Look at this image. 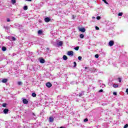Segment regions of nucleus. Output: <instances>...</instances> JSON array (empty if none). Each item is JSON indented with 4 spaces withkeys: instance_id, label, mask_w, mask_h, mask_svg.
<instances>
[{
    "instance_id": "72a5a7b5",
    "label": "nucleus",
    "mask_w": 128,
    "mask_h": 128,
    "mask_svg": "<svg viewBox=\"0 0 128 128\" xmlns=\"http://www.w3.org/2000/svg\"><path fill=\"white\" fill-rule=\"evenodd\" d=\"M96 58H98V54H96L95 55Z\"/></svg>"
},
{
    "instance_id": "4be33fe9",
    "label": "nucleus",
    "mask_w": 128,
    "mask_h": 128,
    "mask_svg": "<svg viewBox=\"0 0 128 128\" xmlns=\"http://www.w3.org/2000/svg\"><path fill=\"white\" fill-rule=\"evenodd\" d=\"M12 4H16V0H12Z\"/></svg>"
},
{
    "instance_id": "39448f33",
    "label": "nucleus",
    "mask_w": 128,
    "mask_h": 128,
    "mask_svg": "<svg viewBox=\"0 0 128 128\" xmlns=\"http://www.w3.org/2000/svg\"><path fill=\"white\" fill-rule=\"evenodd\" d=\"M64 42H62V41H60L57 44V46H62Z\"/></svg>"
},
{
    "instance_id": "c03bdc74",
    "label": "nucleus",
    "mask_w": 128,
    "mask_h": 128,
    "mask_svg": "<svg viewBox=\"0 0 128 128\" xmlns=\"http://www.w3.org/2000/svg\"><path fill=\"white\" fill-rule=\"evenodd\" d=\"M33 114H34V113H33Z\"/></svg>"
},
{
    "instance_id": "c9c22d12",
    "label": "nucleus",
    "mask_w": 128,
    "mask_h": 128,
    "mask_svg": "<svg viewBox=\"0 0 128 128\" xmlns=\"http://www.w3.org/2000/svg\"><path fill=\"white\" fill-rule=\"evenodd\" d=\"M113 94H114V96H117L118 94L116 93V92H114Z\"/></svg>"
},
{
    "instance_id": "cd10ccee",
    "label": "nucleus",
    "mask_w": 128,
    "mask_h": 128,
    "mask_svg": "<svg viewBox=\"0 0 128 128\" xmlns=\"http://www.w3.org/2000/svg\"><path fill=\"white\" fill-rule=\"evenodd\" d=\"M18 86H22V82H18Z\"/></svg>"
},
{
    "instance_id": "bb28decb",
    "label": "nucleus",
    "mask_w": 128,
    "mask_h": 128,
    "mask_svg": "<svg viewBox=\"0 0 128 128\" xmlns=\"http://www.w3.org/2000/svg\"><path fill=\"white\" fill-rule=\"evenodd\" d=\"M74 67L76 68V62H74Z\"/></svg>"
},
{
    "instance_id": "ddd939ff",
    "label": "nucleus",
    "mask_w": 128,
    "mask_h": 128,
    "mask_svg": "<svg viewBox=\"0 0 128 128\" xmlns=\"http://www.w3.org/2000/svg\"><path fill=\"white\" fill-rule=\"evenodd\" d=\"M63 60H68V56H66L64 55L63 56Z\"/></svg>"
},
{
    "instance_id": "7c9ffc66",
    "label": "nucleus",
    "mask_w": 128,
    "mask_h": 128,
    "mask_svg": "<svg viewBox=\"0 0 128 128\" xmlns=\"http://www.w3.org/2000/svg\"><path fill=\"white\" fill-rule=\"evenodd\" d=\"M100 88H106V85L105 84H102L100 86Z\"/></svg>"
},
{
    "instance_id": "58836bf2",
    "label": "nucleus",
    "mask_w": 128,
    "mask_h": 128,
    "mask_svg": "<svg viewBox=\"0 0 128 128\" xmlns=\"http://www.w3.org/2000/svg\"><path fill=\"white\" fill-rule=\"evenodd\" d=\"M7 22H10V20L9 18H7Z\"/></svg>"
},
{
    "instance_id": "6e6552de",
    "label": "nucleus",
    "mask_w": 128,
    "mask_h": 128,
    "mask_svg": "<svg viewBox=\"0 0 128 128\" xmlns=\"http://www.w3.org/2000/svg\"><path fill=\"white\" fill-rule=\"evenodd\" d=\"M52 86V85L50 82H48L46 84V86H47V88H51Z\"/></svg>"
},
{
    "instance_id": "f3484780",
    "label": "nucleus",
    "mask_w": 128,
    "mask_h": 128,
    "mask_svg": "<svg viewBox=\"0 0 128 128\" xmlns=\"http://www.w3.org/2000/svg\"><path fill=\"white\" fill-rule=\"evenodd\" d=\"M6 82H8V80L7 79H3L2 80V82L6 83Z\"/></svg>"
},
{
    "instance_id": "b1692460",
    "label": "nucleus",
    "mask_w": 128,
    "mask_h": 128,
    "mask_svg": "<svg viewBox=\"0 0 128 128\" xmlns=\"http://www.w3.org/2000/svg\"><path fill=\"white\" fill-rule=\"evenodd\" d=\"M78 48H80V47L79 46H76V47H75L74 48V49L75 50H78Z\"/></svg>"
},
{
    "instance_id": "a878e982",
    "label": "nucleus",
    "mask_w": 128,
    "mask_h": 128,
    "mask_svg": "<svg viewBox=\"0 0 128 128\" xmlns=\"http://www.w3.org/2000/svg\"><path fill=\"white\" fill-rule=\"evenodd\" d=\"M118 16H122V12H120L118 14Z\"/></svg>"
},
{
    "instance_id": "393cba45",
    "label": "nucleus",
    "mask_w": 128,
    "mask_h": 128,
    "mask_svg": "<svg viewBox=\"0 0 128 128\" xmlns=\"http://www.w3.org/2000/svg\"><path fill=\"white\" fill-rule=\"evenodd\" d=\"M2 106L4 107V108H6V103H4L2 105Z\"/></svg>"
},
{
    "instance_id": "dca6fc26",
    "label": "nucleus",
    "mask_w": 128,
    "mask_h": 128,
    "mask_svg": "<svg viewBox=\"0 0 128 128\" xmlns=\"http://www.w3.org/2000/svg\"><path fill=\"white\" fill-rule=\"evenodd\" d=\"M32 96H33V98H36V94L34 92L32 93Z\"/></svg>"
},
{
    "instance_id": "e433bc0d",
    "label": "nucleus",
    "mask_w": 128,
    "mask_h": 128,
    "mask_svg": "<svg viewBox=\"0 0 128 128\" xmlns=\"http://www.w3.org/2000/svg\"><path fill=\"white\" fill-rule=\"evenodd\" d=\"M118 80H119V82H122V78H118Z\"/></svg>"
},
{
    "instance_id": "0eeeda50",
    "label": "nucleus",
    "mask_w": 128,
    "mask_h": 128,
    "mask_svg": "<svg viewBox=\"0 0 128 128\" xmlns=\"http://www.w3.org/2000/svg\"><path fill=\"white\" fill-rule=\"evenodd\" d=\"M44 20L46 22H50V18L48 17H47L44 18Z\"/></svg>"
},
{
    "instance_id": "37998d69",
    "label": "nucleus",
    "mask_w": 128,
    "mask_h": 128,
    "mask_svg": "<svg viewBox=\"0 0 128 128\" xmlns=\"http://www.w3.org/2000/svg\"><path fill=\"white\" fill-rule=\"evenodd\" d=\"M86 68H88L87 67H85V69L86 70Z\"/></svg>"
},
{
    "instance_id": "f257e3e1",
    "label": "nucleus",
    "mask_w": 128,
    "mask_h": 128,
    "mask_svg": "<svg viewBox=\"0 0 128 128\" xmlns=\"http://www.w3.org/2000/svg\"><path fill=\"white\" fill-rule=\"evenodd\" d=\"M68 56H74V52L72 51H68L67 53Z\"/></svg>"
},
{
    "instance_id": "5701e85b",
    "label": "nucleus",
    "mask_w": 128,
    "mask_h": 128,
    "mask_svg": "<svg viewBox=\"0 0 128 128\" xmlns=\"http://www.w3.org/2000/svg\"><path fill=\"white\" fill-rule=\"evenodd\" d=\"M23 8L24 10H28V6H24Z\"/></svg>"
},
{
    "instance_id": "473e14b6",
    "label": "nucleus",
    "mask_w": 128,
    "mask_h": 128,
    "mask_svg": "<svg viewBox=\"0 0 128 128\" xmlns=\"http://www.w3.org/2000/svg\"><path fill=\"white\" fill-rule=\"evenodd\" d=\"M100 18H100V16H98L96 17V20H100Z\"/></svg>"
},
{
    "instance_id": "aec40b11",
    "label": "nucleus",
    "mask_w": 128,
    "mask_h": 128,
    "mask_svg": "<svg viewBox=\"0 0 128 128\" xmlns=\"http://www.w3.org/2000/svg\"><path fill=\"white\" fill-rule=\"evenodd\" d=\"M113 86L114 88H118V84H114Z\"/></svg>"
},
{
    "instance_id": "4c0bfd02",
    "label": "nucleus",
    "mask_w": 128,
    "mask_h": 128,
    "mask_svg": "<svg viewBox=\"0 0 128 128\" xmlns=\"http://www.w3.org/2000/svg\"><path fill=\"white\" fill-rule=\"evenodd\" d=\"M104 92V90L102 89L99 90V92Z\"/></svg>"
},
{
    "instance_id": "a19ab883",
    "label": "nucleus",
    "mask_w": 128,
    "mask_h": 128,
    "mask_svg": "<svg viewBox=\"0 0 128 128\" xmlns=\"http://www.w3.org/2000/svg\"><path fill=\"white\" fill-rule=\"evenodd\" d=\"M26 2H32V0H26Z\"/></svg>"
},
{
    "instance_id": "c756f323",
    "label": "nucleus",
    "mask_w": 128,
    "mask_h": 128,
    "mask_svg": "<svg viewBox=\"0 0 128 128\" xmlns=\"http://www.w3.org/2000/svg\"><path fill=\"white\" fill-rule=\"evenodd\" d=\"M82 56H79L78 57V60H82Z\"/></svg>"
},
{
    "instance_id": "9b49d317",
    "label": "nucleus",
    "mask_w": 128,
    "mask_h": 128,
    "mask_svg": "<svg viewBox=\"0 0 128 128\" xmlns=\"http://www.w3.org/2000/svg\"><path fill=\"white\" fill-rule=\"evenodd\" d=\"M32 52H30V51H28V52H27V54H28V56H32Z\"/></svg>"
},
{
    "instance_id": "79ce46f5",
    "label": "nucleus",
    "mask_w": 128,
    "mask_h": 128,
    "mask_svg": "<svg viewBox=\"0 0 128 128\" xmlns=\"http://www.w3.org/2000/svg\"><path fill=\"white\" fill-rule=\"evenodd\" d=\"M92 18H93V19H94V18H96V17L92 16Z\"/></svg>"
},
{
    "instance_id": "f704fd0d",
    "label": "nucleus",
    "mask_w": 128,
    "mask_h": 128,
    "mask_svg": "<svg viewBox=\"0 0 128 128\" xmlns=\"http://www.w3.org/2000/svg\"><path fill=\"white\" fill-rule=\"evenodd\" d=\"M95 28H96V30H100V28L96 26Z\"/></svg>"
},
{
    "instance_id": "1a4fd4ad",
    "label": "nucleus",
    "mask_w": 128,
    "mask_h": 128,
    "mask_svg": "<svg viewBox=\"0 0 128 128\" xmlns=\"http://www.w3.org/2000/svg\"><path fill=\"white\" fill-rule=\"evenodd\" d=\"M84 96V92L82 91L80 92L79 93V96Z\"/></svg>"
},
{
    "instance_id": "c85d7f7f",
    "label": "nucleus",
    "mask_w": 128,
    "mask_h": 128,
    "mask_svg": "<svg viewBox=\"0 0 128 128\" xmlns=\"http://www.w3.org/2000/svg\"><path fill=\"white\" fill-rule=\"evenodd\" d=\"M102 0V2H104L105 4H108V3L106 2V0Z\"/></svg>"
},
{
    "instance_id": "7ed1b4c3",
    "label": "nucleus",
    "mask_w": 128,
    "mask_h": 128,
    "mask_svg": "<svg viewBox=\"0 0 128 128\" xmlns=\"http://www.w3.org/2000/svg\"><path fill=\"white\" fill-rule=\"evenodd\" d=\"M108 44L110 46H112L114 44V42L112 40H110V42H109Z\"/></svg>"
},
{
    "instance_id": "412c9836",
    "label": "nucleus",
    "mask_w": 128,
    "mask_h": 128,
    "mask_svg": "<svg viewBox=\"0 0 128 128\" xmlns=\"http://www.w3.org/2000/svg\"><path fill=\"white\" fill-rule=\"evenodd\" d=\"M84 122H88V118H86L84 119Z\"/></svg>"
},
{
    "instance_id": "ea45409f",
    "label": "nucleus",
    "mask_w": 128,
    "mask_h": 128,
    "mask_svg": "<svg viewBox=\"0 0 128 128\" xmlns=\"http://www.w3.org/2000/svg\"><path fill=\"white\" fill-rule=\"evenodd\" d=\"M126 92L127 93V94H128V88L126 90Z\"/></svg>"
},
{
    "instance_id": "f03ea898",
    "label": "nucleus",
    "mask_w": 128,
    "mask_h": 128,
    "mask_svg": "<svg viewBox=\"0 0 128 128\" xmlns=\"http://www.w3.org/2000/svg\"><path fill=\"white\" fill-rule=\"evenodd\" d=\"M22 99L23 104H28V101L26 99L24 98H22Z\"/></svg>"
},
{
    "instance_id": "2eb2a0df",
    "label": "nucleus",
    "mask_w": 128,
    "mask_h": 128,
    "mask_svg": "<svg viewBox=\"0 0 128 128\" xmlns=\"http://www.w3.org/2000/svg\"><path fill=\"white\" fill-rule=\"evenodd\" d=\"M38 34H42V30H39L38 31Z\"/></svg>"
},
{
    "instance_id": "6ab92c4d",
    "label": "nucleus",
    "mask_w": 128,
    "mask_h": 128,
    "mask_svg": "<svg viewBox=\"0 0 128 128\" xmlns=\"http://www.w3.org/2000/svg\"><path fill=\"white\" fill-rule=\"evenodd\" d=\"M13 40V41L16 40V38H14V37H12V40Z\"/></svg>"
},
{
    "instance_id": "a211bd4d",
    "label": "nucleus",
    "mask_w": 128,
    "mask_h": 128,
    "mask_svg": "<svg viewBox=\"0 0 128 128\" xmlns=\"http://www.w3.org/2000/svg\"><path fill=\"white\" fill-rule=\"evenodd\" d=\"M80 38H84V36L82 34H80Z\"/></svg>"
},
{
    "instance_id": "423d86ee",
    "label": "nucleus",
    "mask_w": 128,
    "mask_h": 128,
    "mask_svg": "<svg viewBox=\"0 0 128 128\" xmlns=\"http://www.w3.org/2000/svg\"><path fill=\"white\" fill-rule=\"evenodd\" d=\"M80 32H86V28H79Z\"/></svg>"
},
{
    "instance_id": "9d476101",
    "label": "nucleus",
    "mask_w": 128,
    "mask_h": 128,
    "mask_svg": "<svg viewBox=\"0 0 128 128\" xmlns=\"http://www.w3.org/2000/svg\"><path fill=\"white\" fill-rule=\"evenodd\" d=\"M4 113L5 114H8V108H5L4 111H3Z\"/></svg>"
},
{
    "instance_id": "2f4dec72",
    "label": "nucleus",
    "mask_w": 128,
    "mask_h": 128,
    "mask_svg": "<svg viewBox=\"0 0 128 128\" xmlns=\"http://www.w3.org/2000/svg\"><path fill=\"white\" fill-rule=\"evenodd\" d=\"M128 128V124H126L124 126V128Z\"/></svg>"
},
{
    "instance_id": "20e7f679",
    "label": "nucleus",
    "mask_w": 128,
    "mask_h": 128,
    "mask_svg": "<svg viewBox=\"0 0 128 128\" xmlns=\"http://www.w3.org/2000/svg\"><path fill=\"white\" fill-rule=\"evenodd\" d=\"M39 60L40 64H44V62H46V60L42 58H40Z\"/></svg>"
},
{
    "instance_id": "f8f14e48",
    "label": "nucleus",
    "mask_w": 128,
    "mask_h": 128,
    "mask_svg": "<svg viewBox=\"0 0 128 128\" xmlns=\"http://www.w3.org/2000/svg\"><path fill=\"white\" fill-rule=\"evenodd\" d=\"M49 122H54V118L52 116L50 117Z\"/></svg>"
},
{
    "instance_id": "4468645a",
    "label": "nucleus",
    "mask_w": 128,
    "mask_h": 128,
    "mask_svg": "<svg viewBox=\"0 0 128 128\" xmlns=\"http://www.w3.org/2000/svg\"><path fill=\"white\" fill-rule=\"evenodd\" d=\"M2 50L3 52H6V46H2Z\"/></svg>"
}]
</instances>
